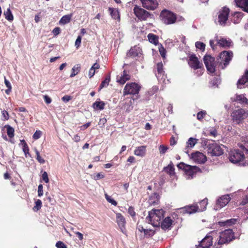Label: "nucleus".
Listing matches in <instances>:
<instances>
[{"label": "nucleus", "mask_w": 248, "mask_h": 248, "mask_svg": "<svg viewBox=\"0 0 248 248\" xmlns=\"http://www.w3.org/2000/svg\"><path fill=\"white\" fill-rule=\"evenodd\" d=\"M42 135V132L40 130H36L33 135V139L35 140L39 139Z\"/></svg>", "instance_id": "obj_50"}, {"label": "nucleus", "mask_w": 248, "mask_h": 248, "mask_svg": "<svg viewBox=\"0 0 248 248\" xmlns=\"http://www.w3.org/2000/svg\"><path fill=\"white\" fill-rule=\"evenodd\" d=\"M105 177L104 174L103 173H97L96 174H94L92 175V177L95 180H98L104 178Z\"/></svg>", "instance_id": "obj_47"}, {"label": "nucleus", "mask_w": 248, "mask_h": 248, "mask_svg": "<svg viewBox=\"0 0 248 248\" xmlns=\"http://www.w3.org/2000/svg\"><path fill=\"white\" fill-rule=\"evenodd\" d=\"M5 18L9 21H12L14 19V16L10 8H8L3 13Z\"/></svg>", "instance_id": "obj_37"}, {"label": "nucleus", "mask_w": 248, "mask_h": 248, "mask_svg": "<svg viewBox=\"0 0 248 248\" xmlns=\"http://www.w3.org/2000/svg\"><path fill=\"white\" fill-rule=\"evenodd\" d=\"M157 73H156V76L158 79L161 77V79L163 78V77L165 76V72L163 70V65L162 62H158L156 64Z\"/></svg>", "instance_id": "obj_26"}, {"label": "nucleus", "mask_w": 248, "mask_h": 248, "mask_svg": "<svg viewBox=\"0 0 248 248\" xmlns=\"http://www.w3.org/2000/svg\"><path fill=\"white\" fill-rule=\"evenodd\" d=\"M92 106L95 110H102L104 108L105 103L103 101H96L93 103Z\"/></svg>", "instance_id": "obj_35"}, {"label": "nucleus", "mask_w": 248, "mask_h": 248, "mask_svg": "<svg viewBox=\"0 0 248 248\" xmlns=\"http://www.w3.org/2000/svg\"><path fill=\"white\" fill-rule=\"evenodd\" d=\"M160 18L162 22L166 25L174 24L177 20L176 15L172 12L166 9L161 11Z\"/></svg>", "instance_id": "obj_4"}, {"label": "nucleus", "mask_w": 248, "mask_h": 248, "mask_svg": "<svg viewBox=\"0 0 248 248\" xmlns=\"http://www.w3.org/2000/svg\"><path fill=\"white\" fill-rule=\"evenodd\" d=\"M248 202V195L246 194L245 197L241 201L240 204L242 205H245L246 203Z\"/></svg>", "instance_id": "obj_61"}, {"label": "nucleus", "mask_w": 248, "mask_h": 248, "mask_svg": "<svg viewBox=\"0 0 248 248\" xmlns=\"http://www.w3.org/2000/svg\"><path fill=\"white\" fill-rule=\"evenodd\" d=\"M217 44L220 46L223 47H229L232 46V42L230 39H227L221 37L216 36L215 38Z\"/></svg>", "instance_id": "obj_18"}, {"label": "nucleus", "mask_w": 248, "mask_h": 248, "mask_svg": "<svg viewBox=\"0 0 248 248\" xmlns=\"http://www.w3.org/2000/svg\"><path fill=\"white\" fill-rule=\"evenodd\" d=\"M212 237L210 236H206L202 240L197 248H209L212 245Z\"/></svg>", "instance_id": "obj_21"}, {"label": "nucleus", "mask_w": 248, "mask_h": 248, "mask_svg": "<svg viewBox=\"0 0 248 248\" xmlns=\"http://www.w3.org/2000/svg\"><path fill=\"white\" fill-rule=\"evenodd\" d=\"M108 11L110 12L112 18L114 19L120 21V15L119 10L117 9L113 8H109Z\"/></svg>", "instance_id": "obj_28"}, {"label": "nucleus", "mask_w": 248, "mask_h": 248, "mask_svg": "<svg viewBox=\"0 0 248 248\" xmlns=\"http://www.w3.org/2000/svg\"><path fill=\"white\" fill-rule=\"evenodd\" d=\"M4 83L8 88L5 90V93L8 94L11 92L12 86L10 82L5 77H4Z\"/></svg>", "instance_id": "obj_42"}, {"label": "nucleus", "mask_w": 248, "mask_h": 248, "mask_svg": "<svg viewBox=\"0 0 248 248\" xmlns=\"http://www.w3.org/2000/svg\"><path fill=\"white\" fill-rule=\"evenodd\" d=\"M130 78V75L126 72L124 71L123 72L117 76V82L121 84H124L127 80Z\"/></svg>", "instance_id": "obj_22"}, {"label": "nucleus", "mask_w": 248, "mask_h": 248, "mask_svg": "<svg viewBox=\"0 0 248 248\" xmlns=\"http://www.w3.org/2000/svg\"><path fill=\"white\" fill-rule=\"evenodd\" d=\"M43 195V190L42 185H39L38 187V195L41 197Z\"/></svg>", "instance_id": "obj_59"}, {"label": "nucleus", "mask_w": 248, "mask_h": 248, "mask_svg": "<svg viewBox=\"0 0 248 248\" xmlns=\"http://www.w3.org/2000/svg\"><path fill=\"white\" fill-rule=\"evenodd\" d=\"M164 170L165 171L168 173L170 176H173L175 174V169L172 162H170L168 166L165 167Z\"/></svg>", "instance_id": "obj_30"}, {"label": "nucleus", "mask_w": 248, "mask_h": 248, "mask_svg": "<svg viewBox=\"0 0 248 248\" xmlns=\"http://www.w3.org/2000/svg\"><path fill=\"white\" fill-rule=\"evenodd\" d=\"M191 158L196 163L202 164L206 161V157L203 153L196 152L191 155Z\"/></svg>", "instance_id": "obj_14"}, {"label": "nucleus", "mask_w": 248, "mask_h": 248, "mask_svg": "<svg viewBox=\"0 0 248 248\" xmlns=\"http://www.w3.org/2000/svg\"><path fill=\"white\" fill-rule=\"evenodd\" d=\"M172 220L170 217H166L163 220H162L160 225L163 230L169 229L172 223Z\"/></svg>", "instance_id": "obj_27"}, {"label": "nucleus", "mask_w": 248, "mask_h": 248, "mask_svg": "<svg viewBox=\"0 0 248 248\" xmlns=\"http://www.w3.org/2000/svg\"><path fill=\"white\" fill-rule=\"evenodd\" d=\"M243 13L241 12H235L233 16L232 20L235 24L238 23L243 17Z\"/></svg>", "instance_id": "obj_32"}, {"label": "nucleus", "mask_w": 248, "mask_h": 248, "mask_svg": "<svg viewBox=\"0 0 248 248\" xmlns=\"http://www.w3.org/2000/svg\"><path fill=\"white\" fill-rule=\"evenodd\" d=\"M71 15H67L63 16L59 21L60 24L62 25H64L69 23L71 19Z\"/></svg>", "instance_id": "obj_36"}, {"label": "nucleus", "mask_w": 248, "mask_h": 248, "mask_svg": "<svg viewBox=\"0 0 248 248\" xmlns=\"http://www.w3.org/2000/svg\"><path fill=\"white\" fill-rule=\"evenodd\" d=\"M158 149L160 154H164L168 149V147L162 144L159 146Z\"/></svg>", "instance_id": "obj_49"}, {"label": "nucleus", "mask_w": 248, "mask_h": 248, "mask_svg": "<svg viewBox=\"0 0 248 248\" xmlns=\"http://www.w3.org/2000/svg\"><path fill=\"white\" fill-rule=\"evenodd\" d=\"M248 81V70H246L244 74L237 81V87L242 88L245 84Z\"/></svg>", "instance_id": "obj_24"}, {"label": "nucleus", "mask_w": 248, "mask_h": 248, "mask_svg": "<svg viewBox=\"0 0 248 248\" xmlns=\"http://www.w3.org/2000/svg\"><path fill=\"white\" fill-rule=\"evenodd\" d=\"M207 199H205L202 201H201L199 204H196L197 207V209L198 210V212H202L205 210L206 208V206L207 205Z\"/></svg>", "instance_id": "obj_29"}, {"label": "nucleus", "mask_w": 248, "mask_h": 248, "mask_svg": "<svg viewBox=\"0 0 248 248\" xmlns=\"http://www.w3.org/2000/svg\"><path fill=\"white\" fill-rule=\"evenodd\" d=\"M206 114V112L205 111L199 112L197 115V118L198 120H201L204 117Z\"/></svg>", "instance_id": "obj_54"}, {"label": "nucleus", "mask_w": 248, "mask_h": 248, "mask_svg": "<svg viewBox=\"0 0 248 248\" xmlns=\"http://www.w3.org/2000/svg\"><path fill=\"white\" fill-rule=\"evenodd\" d=\"M95 73V71L91 67L89 71V77L92 78L94 75Z\"/></svg>", "instance_id": "obj_64"}, {"label": "nucleus", "mask_w": 248, "mask_h": 248, "mask_svg": "<svg viewBox=\"0 0 248 248\" xmlns=\"http://www.w3.org/2000/svg\"><path fill=\"white\" fill-rule=\"evenodd\" d=\"M149 42L152 44L156 45L158 43V37L156 35L152 33H149L147 36Z\"/></svg>", "instance_id": "obj_34"}, {"label": "nucleus", "mask_w": 248, "mask_h": 248, "mask_svg": "<svg viewBox=\"0 0 248 248\" xmlns=\"http://www.w3.org/2000/svg\"><path fill=\"white\" fill-rule=\"evenodd\" d=\"M231 116L233 122L239 124L248 117V111L243 108L234 110L232 113Z\"/></svg>", "instance_id": "obj_5"}, {"label": "nucleus", "mask_w": 248, "mask_h": 248, "mask_svg": "<svg viewBox=\"0 0 248 248\" xmlns=\"http://www.w3.org/2000/svg\"><path fill=\"white\" fill-rule=\"evenodd\" d=\"M42 202L40 200H37L35 202V205L33 207V210L34 211H37L40 209H41L42 207Z\"/></svg>", "instance_id": "obj_43"}, {"label": "nucleus", "mask_w": 248, "mask_h": 248, "mask_svg": "<svg viewBox=\"0 0 248 248\" xmlns=\"http://www.w3.org/2000/svg\"><path fill=\"white\" fill-rule=\"evenodd\" d=\"M110 80V76H107L106 78L105 79L102 81V82L100 85V89H101L105 87H107L108 85Z\"/></svg>", "instance_id": "obj_41"}, {"label": "nucleus", "mask_w": 248, "mask_h": 248, "mask_svg": "<svg viewBox=\"0 0 248 248\" xmlns=\"http://www.w3.org/2000/svg\"><path fill=\"white\" fill-rule=\"evenodd\" d=\"M203 61L208 71L210 73H214L215 71L214 58L209 55H205L203 58Z\"/></svg>", "instance_id": "obj_11"}, {"label": "nucleus", "mask_w": 248, "mask_h": 248, "mask_svg": "<svg viewBox=\"0 0 248 248\" xmlns=\"http://www.w3.org/2000/svg\"><path fill=\"white\" fill-rule=\"evenodd\" d=\"M232 57V52H228L224 51L222 52L220 54L219 59L220 60V64L223 63V65H222V68H224L229 63Z\"/></svg>", "instance_id": "obj_12"}, {"label": "nucleus", "mask_w": 248, "mask_h": 248, "mask_svg": "<svg viewBox=\"0 0 248 248\" xmlns=\"http://www.w3.org/2000/svg\"><path fill=\"white\" fill-rule=\"evenodd\" d=\"M135 16L140 20H146L149 16V13L140 7L136 5L133 9Z\"/></svg>", "instance_id": "obj_10"}, {"label": "nucleus", "mask_w": 248, "mask_h": 248, "mask_svg": "<svg viewBox=\"0 0 248 248\" xmlns=\"http://www.w3.org/2000/svg\"><path fill=\"white\" fill-rule=\"evenodd\" d=\"M80 65L79 64L75 65L71 70V74L70 76V78H73L77 75L80 71Z\"/></svg>", "instance_id": "obj_33"}, {"label": "nucleus", "mask_w": 248, "mask_h": 248, "mask_svg": "<svg viewBox=\"0 0 248 248\" xmlns=\"http://www.w3.org/2000/svg\"><path fill=\"white\" fill-rule=\"evenodd\" d=\"M234 237L232 230L227 229L220 233L217 243L219 245L227 243L232 240Z\"/></svg>", "instance_id": "obj_6"}, {"label": "nucleus", "mask_w": 248, "mask_h": 248, "mask_svg": "<svg viewBox=\"0 0 248 248\" xmlns=\"http://www.w3.org/2000/svg\"><path fill=\"white\" fill-rule=\"evenodd\" d=\"M42 179L46 183H47L49 182V179L48 177L47 173L46 171H44L42 174Z\"/></svg>", "instance_id": "obj_57"}, {"label": "nucleus", "mask_w": 248, "mask_h": 248, "mask_svg": "<svg viewBox=\"0 0 248 248\" xmlns=\"http://www.w3.org/2000/svg\"><path fill=\"white\" fill-rule=\"evenodd\" d=\"M105 198L107 201L110 203L111 204L116 206L117 205V202L112 199L110 196H108L107 193L105 194Z\"/></svg>", "instance_id": "obj_45"}, {"label": "nucleus", "mask_w": 248, "mask_h": 248, "mask_svg": "<svg viewBox=\"0 0 248 248\" xmlns=\"http://www.w3.org/2000/svg\"><path fill=\"white\" fill-rule=\"evenodd\" d=\"M56 246L57 248H67L66 246L62 241H58L56 243Z\"/></svg>", "instance_id": "obj_58"}, {"label": "nucleus", "mask_w": 248, "mask_h": 248, "mask_svg": "<svg viewBox=\"0 0 248 248\" xmlns=\"http://www.w3.org/2000/svg\"><path fill=\"white\" fill-rule=\"evenodd\" d=\"M44 99L45 102L47 104H50L52 101L51 99L47 95L44 96Z\"/></svg>", "instance_id": "obj_63"}, {"label": "nucleus", "mask_w": 248, "mask_h": 248, "mask_svg": "<svg viewBox=\"0 0 248 248\" xmlns=\"http://www.w3.org/2000/svg\"><path fill=\"white\" fill-rule=\"evenodd\" d=\"M236 5L248 13V0H235Z\"/></svg>", "instance_id": "obj_25"}, {"label": "nucleus", "mask_w": 248, "mask_h": 248, "mask_svg": "<svg viewBox=\"0 0 248 248\" xmlns=\"http://www.w3.org/2000/svg\"><path fill=\"white\" fill-rule=\"evenodd\" d=\"M235 100L240 104H248V99L244 94L236 95Z\"/></svg>", "instance_id": "obj_31"}, {"label": "nucleus", "mask_w": 248, "mask_h": 248, "mask_svg": "<svg viewBox=\"0 0 248 248\" xmlns=\"http://www.w3.org/2000/svg\"><path fill=\"white\" fill-rule=\"evenodd\" d=\"M116 222L120 229L121 231L123 232H125V224L126 220L124 217L121 213H116Z\"/></svg>", "instance_id": "obj_15"}, {"label": "nucleus", "mask_w": 248, "mask_h": 248, "mask_svg": "<svg viewBox=\"0 0 248 248\" xmlns=\"http://www.w3.org/2000/svg\"><path fill=\"white\" fill-rule=\"evenodd\" d=\"M179 169H182L185 172L186 177L187 179L192 178L196 173L200 170L198 167L195 166H191L183 162H180L177 165Z\"/></svg>", "instance_id": "obj_3"}, {"label": "nucleus", "mask_w": 248, "mask_h": 248, "mask_svg": "<svg viewBox=\"0 0 248 248\" xmlns=\"http://www.w3.org/2000/svg\"><path fill=\"white\" fill-rule=\"evenodd\" d=\"M141 49L140 47L135 46L130 49L126 56L132 58L140 57L141 55Z\"/></svg>", "instance_id": "obj_20"}, {"label": "nucleus", "mask_w": 248, "mask_h": 248, "mask_svg": "<svg viewBox=\"0 0 248 248\" xmlns=\"http://www.w3.org/2000/svg\"><path fill=\"white\" fill-rule=\"evenodd\" d=\"M198 140L193 138H190L186 142L188 147L192 148L197 143Z\"/></svg>", "instance_id": "obj_39"}, {"label": "nucleus", "mask_w": 248, "mask_h": 248, "mask_svg": "<svg viewBox=\"0 0 248 248\" xmlns=\"http://www.w3.org/2000/svg\"><path fill=\"white\" fill-rule=\"evenodd\" d=\"M159 51L161 55V56L163 58H165V55H166V50L165 48L162 46L161 45H160V46L159 47Z\"/></svg>", "instance_id": "obj_53"}, {"label": "nucleus", "mask_w": 248, "mask_h": 248, "mask_svg": "<svg viewBox=\"0 0 248 248\" xmlns=\"http://www.w3.org/2000/svg\"><path fill=\"white\" fill-rule=\"evenodd\" d=\"M62 99L63 102L66 103L71 99V97L69 95H65L62 97Z\"/></svg>", "instance_id": "obj_62"}, {"label": "nucleus", "mask_w": 248, "mask_h": 248, "mask_svg": "<svg viewBox=\"0 0 248 248\" xmlns=\"http://www.w3.org/2000/svg\"><path fill=\"white\" fill-rule=\"evenodd\" d=\"M144 233L146 236H152L154 234L155 232L152 230L145 229L144 230Z\"/></svg>", "instance_id": "obj_52"}, {"label": "nucleus", "mask_w": 248, "mask_h": 248, "mask_svg": "<svg viewBox=\"0 0 248 248\" xmlns=\"http://www.w3.org/2000/svg\"><path fill=\"white\" fill-rule=\"evenodd\" d=\"M158 90V88L156 86H154L148 91V93L150 95H152Z\"/></svg>", "instance_id": "obj_55"}, {"label": "nucleus", "mask_w": 248, "mask_h": 248, "mask_svg": "<svg viewBox=\"0 0 248 248\" xmlns=\"http://www.w3.org/2000/svg\"><path fill=\"white\" fill-rule=\"evenodd\" d=\"M231 198L229 195H225L220 197L217 201L215 209L217 210L226 206L230 202Z\"/></svg>", "instance_id": "obj_13"}, {"label": "nucleus", "mask_w": 248, "mask_h": 248, "mask_svg": "<svg viewBox=\"0 0 248 248\" xmlns=\"http://www.w3.org/2000/svg\"><path fill=\"white\" fill-rule=\"evenodd\" d=\"M197 207L195 205H190L179 209V212L182 214H193L198 212Z\"/></svg>", "instance_id": "obj_19"}, {"label": "nucleus", "mask_w": 248, "mask_h": 248, "mask_svg": "<svg viewBox=\"0 0 248 248\" xmlns=\"http://www.w3.org/2000/svg\"><path fill=\"white\" fill-rule=\"evenodd\" d=\"M236 219L232 218V219L227 220L226 221L224 222H220V223L223 224L224 225H229L234 224L236 222Z\"/></svg>", "instance_id": "obj_51"}, {"label": "nucleus", "mask_w": 248, "mask_h": 248, "mask_svg": "<svg viewBox=\"0 0 248 248\" xmlns=\"http://www.w3.org/2000/svg\"><path fill=\"white\" fill-rule=\"evenodd\" d=\"M141 1L144 8L150 10L155 9L158 5L156 0H141Z\"/></svg>", "instance_id": "obj_17"}, {"label": "nucleus", "mask_w": 248, "mask_h": 248, "mask_svg": "<svg viewBox=\"0 0 248 248\" xmlns=\"http://www.w3.org/2000/svg\"><path fill=\"white\" fill-rule=\"evenodd\" d=\"M7 133L9 138H13L14 136V129L10 125L7 126Z\"/></svg>", "instance_id": "obj_44"}, {"label": "nucleus", "mask_w": 248, "mask_h": 248, "mask_svg": "<svg viewBox=\"0 0 248 248\" xmlns=\"http://www.w3.org/2000/svg\"><path fill=\"white\" fill-rule=\"evenodd\" d=\"M141 87L137 83L131 82L127 83L124 89V94H136L139 93Z\"/></svg>", "instance_id": "obj_7"}, {"label": "nucleus", "mask_w": 248, "mask_h": 248, "mask_svg": "<svg viewBox=\"0 0 248 248\" xmlns=\"http://www.w3.org/2000/svg\"><path fill=\"white\" fill-rule=\"evenodd\" d=\"M195 46L196 48L201 49L202 51H204L205 47V45L204 43L200 42H197L195 43Z\"/></svg>", "instance_id": "obj_48"}, {"label": "nucleus", "mask_w": 248, "mask_h": 248, "mask_svg": "<svg viewBox=\"0 0 248 248\" xmlns=\"http://www.w3.org/2000/svg\"><path fill=\"white\" fill-rule=\"evenodd\" d=\"M35 153L36 154V159L40 163V164H44L45 163V160L40 155L39 151L35 149Z\"/></svg>", "instance_id": "obj_46"}, {"label": "nucleus", "mask_w": 248, "mask_h": 248, "mask_svg": "<svg viewBox=\"0 0 248 248\" xmlns=\"http://www.w3.org/2000/svg\"><path fill=\"white\" fill-rule=\"evenodd\" d=\"M207 148L208 153L211 156H219L223 153L220 145L216 143L213 142L209 144Z\"/></svg>", "instance_id": "obj_8"}, {"label": "nucleus", "mask_w": 248, "mask_h": 248, "mask_svg": "<svg viewBox=\"0 0 248 248\" xmlns=\"http://www.w3.org/2000/svg\"><path fill=\"white\" fill-rule=\"evenodd\" d=\"M189 65L194 69L200 68L202 63L200 62L198 58L195 55H191L188 60Z\"/></svg>", "instance_id": "obj_16"}, {"label": "nucleus", "mask_w": 248, "mask_h": 248, "mask_svg": "<svg viewBox=\"0 0 248 248\" xmlns=\"http://www.w3.org/2000/svg\"><path fill=\"white\" fill-rule=\"evenodd\" d=\"M81 42V37L80 36H78L75 42V46L77 47V48H78L80 45Z\"/></svg>", "instance_id": "obj_60"}, {"label": "nucleus", "mask_w": 248, "mask_h": 248, "mask_svg": "<svg viewBox=\"0 0 248 248\" xmlns=\"http://www.w3.org/2000/svg\"><path fill=\"white\" fill-rule=\"evenodd\" d=\"M128 213L132 217H134L136 215V213L134 211V209L132 206H130L129 207L128 209Z\"/></svg>", "instance_id": "obj_56"}, {"label": "nucleus", "mask_w": 248, "mask_h": 248, "mask_svg": "<svg viewBox=\"0 0 248 248\" xmlns=\"http://www.w3.org/2000/svg\"><path fill=\"white\" fill-rule=\"evenodd\" d=\"M164 217V211L162 209H152L149 212L146 220L154 227L160 226L161 222Z\"/></svg>", "instance_id": "obj_1"}, {"label": "nucleus", "mask_w": 248, "mask_h": 248, "mask_svg": "<svg viewBox=\"0 0 248 248\" xmlns=\"http://www.w3.org/2000/svg\"><path fill=\"white\" fill-rule=\"evenodd\" d=\"M21 142L23 143V148L22 150L25 154V155L26 157H28V156H30L31 155L29 153V149L28 146L25 141L24 140H21Z\"/></svg>", "instance_id": "obj_38"}, {"label": "nucleus", "mask_w": 248, "mask_h": 248, "mask_svg": "<svg viewBox=\"0 0 248 248\" xmlns=\"http://www.w3.org/2000/svg\"><path fill=\"white\" fill-rule=\"evenodd\" d=\"M229 159L232 163L238 164L239 166H245L248 165V163L245 160L244 153L237 149L230 151Z\"/></svg>", "instance_id": "obj_2"}, {"label": "nucleus", "mask_w": 248, "mask_h": 248, "mask_svg": "<svg viewBox=\"0 0 248 248\" xmlns=\"http://www.w3.org/2000/svg\"><path fill=\"white\" fill-rule=\"evenodd\" d=\"M230 13L229 8L226 7L222 8L218 12L217 22L220 25L224 26L228 19Z\"/></svg>", "instance_id": "obj_9"}, {"label": "nucleus", "mask_w": 248, "mask_h": 248, "mask_svg": "<svg viewBox=\"0 0 248 248\" xmlns=\"http://www.w3.org/2000/svg\"><path fill=\"white\" fill-rule=\"evenodd\" d=\"M146 146H140L136 148L134 151V155L141 157H144L146 155Z\"/></svg>", "instance_id": "obj_23"}, {"label": "nucleus", "mask_w": 248, "mask_h": 248, "mask_svg": "<svg viewBox=\"0 0 248 248\" xmlns=\"http://www.w3.org/2000/svg\"><path fill=\"white\" fill-rule=\"evenodd\" d=\"M158 199L156 194L151 196L149 199V202L150 204L154 205L157 203Z\"/></svg>", "instance_id": "obj_40"}]
</instances>
